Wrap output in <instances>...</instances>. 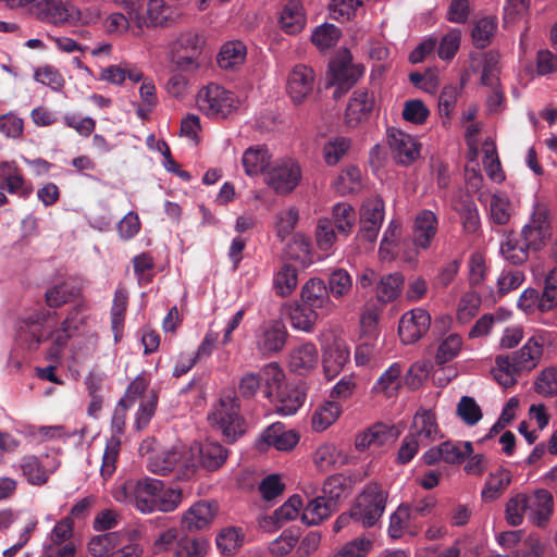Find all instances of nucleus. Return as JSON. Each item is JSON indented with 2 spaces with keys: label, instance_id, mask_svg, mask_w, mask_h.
Listing matches in <instances>:
<instances>
[{
  "label": "nucleus",
  "instance_id": "393cba45",
  "mask_svg": "<svg viewBox=\"0 0 557 557\" xmlns=\"http://www.w3.org/2000/svg\"><path fill=\"white\" fill-rule=\"evenodd\" d=\"M46 320V313L36 312L26 318L20 326L18 339L28 350H37L39 345L47 341L46 334L44 333Z\"/></svg>",
  "mask_w": 557,
  "mask_h": 557
},
{
  "label": "nucleus",
  "instance_id": "e433bc0d",
  "mask_svg": "<svg viewBox=\"0 0 557 557\" xmlns=\"http://www.w3.org/2000/svg\"><path fill=\"white\" fill-rule=\"evenodd\" d=\"M245 533L242 528L228 525L222 528L215 536L216 548L222 555L232 556L244 545Z\"/></svg>",
  "mask_w": 557,
  "mask_h": 557
},
{
  "label": "nucleus",
  "instance_id": "052dcab7",
  "mask_svg": "<svg viewBox=\"0 0 557 557\" xmlns=\"http://www.w3.org/2000/svg\"><path fill=\"white\" fill-rule=\"evenodd\" d=\"M119 542L116 532H109L94 536L88 543V552L95 557H107L115 548Z\"/></svg>",
  "mask_w": 557,
  "mask_h": 557
},
{
  "label": "nucleus",
  "instance_id": "f704fd0d",
  "mask_svg": "<svg viewBox=\"0 0 557 557\" xmlns=\"http://www.w3.org/2000/svg\"><path fill=\"white\" fill-rule=\"evenodd\" d=\"M337 507L333 500L320 495L311 499L305 507L301 519L308 525H314L329 518Z\"/></svg>",
  "mask_w": 557,
  "mask_h": 557
},
{
  "label": "nucleus",
  "instance_id": "c756f323",
  "mask_svg": "<svg viewBox=\"0 0 557 557\" xmlns=\"http://www.w3.org/2000/svg\"><path fill=\"white\" fill-rule=\"evenodd\" d=\"M437 431L435 414L431 410L419 409L413 417L409 434L425 445L435 438Z\"/></svg>",
  "mask_w": 557,
  "mask_h": 557
},
{
  "label": "nucleus",
  "instance_id": "bf43d9fd",
  "mask_svg": "<svg viewBox=\"0 0 557 557\" xmlns=\"http://www.w3.org/2000/svg\"><path fill=\"white\" fill-rule=\"evenodd\" d=\"M456 413L460 420L469 426L475 425L483 417L481 407L475 399L470 396H462L460 398L457 404Z\"/></svg>",
  "mask_w": 557,
  "mask_h": 557
},
{
  "label": "nucleus",
  "instance_id": "09e8293b",
  "mask_svg": "<svg viewBox=\"0 0 557 557\" xmlns=\"http://www.w3.org/2000/svg\"><path fill=\"white\" fill-rule=\"evenodd\" d=\"M327 289L331 297L342 299L352 289V277L345 269H335L329 274Z\"/></svg>",
  "mask_w": 557,
  "mask_h": 557
},
{
  "label": "nucleus",
  "instance_id": "2f4dec72",
  "mask_svg": "<svg viewBox=\"0 0 557 557\" xmlns=\"http://www.w3.org/2000/svg\"><path fill=\"white\" fill-rule=\"evenodd\" d=\"M318 364V349L312 343H305L294 348L289 355V369L297 374H305Z\"/></svg>",
  "mask_w": 557,
  "mask_h": 557
},
{
  "label": "nucleus",
  "instance_id": "9b49d317",
  "mask_svg": "<svg viewBox=\"0 0 557 557\" xmlns=\"http://www.w3.org/2000/svg\"><path fill=\"white\" fill-rule=\"evenodd\" d=\"M197 104L206 115L224 119L236 108V99L234 94L224 87L209 84L199 90Z\"/></svg>",
  "mask_w": 557,
  "mask_h": 557
},
{
  "label": "nucleus",
  "instance_id": "e2e57ef3",
  "mask_svg": "<svg viewBox=\"0 0 557 557\" xmlns=\"http://www.w3.org/2000/svg\"><path fill=\"white\" fill-rule=\"evenodd\" d=\"M499 57L493 51L484 54L481 84L486 87L499 85Z\"/></svg>",
  "mask_w": 557,
  "mask_h": 557
},
{
  "label": "nucleus",
  "instance_id": "20e7f679",
  "mask_svg": "<svg viewBox=\"0 0 557 557\" xmlns=\"http://www.w3.org/2000/svg\"><path fill=\"white\" fill-rule=\"evenodd\" d=\"M208 419L228 444L235 443L246 432L239 398L235 394L223 395Z\"/></svg>",
  "mask_w": 557,
  "mask_h": 557
},
{
  "label": "nucleus",
  "instance_id": "f8f14e48",
  "mask_svg": "<svg viewBox=\"0 0 557 557\" xmlns=\"http://www.w3.org/2000/svg\"><path fill=\"white\" fill-rule=\"evenodd\" d=\"M301 180V169L292 159L274 162L265 172L264 181L276 194L293 191Z\"/></svg>",
  "mask_w": 557,
  "mask_h": 557
},
{
  "label": "nucleus",
  "instance_id": "cd10ccee",
  "mask_svg": "<svg viewBox=\"0 0 557 557\" xmlns=\"http://www.w3.org/2000/svg\"><path fill=\"white\" fill-rule=\"evenodd\" d=\"M282 383L283 381L278 386H274V392H276L275 409L282 416H293L302 406L306 394L300 387L282 386Z\"/></svg>",
  "mask_w": 557,
  "mask_h": 557
},
{
  "label": "nucleus",
  "instance_id": "0eeeda50",
  "mask_svg": "<svg viewBox=\"0 0 557 557\" xmlns=\"http://www.w3.org/2000/svg\"><path fill=\"white\" fill-rule=\"evenodd\" d=\"M388 493L376 482L364 486L362 493L352 506V516L356 522L364 528L373 527L385 511Z\"/></svg>",
  "mask_w": 557,
  "mask_h": 557
},
{
  "label": "nucleus",
  "instance_id": "58836bf2",
  "mask_svg": "<svg viewBox=\"0 0 557 557\" xmlns=\"http://www.w3.org/2000/svg\"><path fill=\"white\" fill-rule=\"evenodd\" d=\"M342 406L334 400L324 401L312 413L311 425L317 432H323L341 416Z\"/></svg>",
  "mask_w": 557,
  "mask_h": 557
},
{
  "label": "nucleus",
  "instance_id": "774afa93",
  "mask_svg": "<svg viewBox=\"0 0 557 557\" xmlns=\"http://www.w3.org/2000/svg\"><path fill=\"white\" fill-rule=\"evenodd\" d=\"M534 389L544 396L557 395V368L543 370L534 383Z\"/></svg>",
  "mask_w": 557,
  "mask_h": 557
},
{
  "label": "nucleus",
  "instance_id": "bb28decb",
  "mask_svg": "<svg viewBox=\"0 0 557 557\" xmlns=\"http://www.w3.org/2000/svg\"><path fill=\"white\" fill-rule=\"evenodd\" d=\"M350 359L349 347L343 341H334L323 352V371L327 380L337 376Z\"/></svg>",
  "mask_w": 557,
  "mask_h": 557
},
{
  "label": "nucleus",
  "instance_id": "c03bdc74",
  "mask_svg": "<svg viewBox=\"0 0 557 557\" xmlns=\"http://www.w3.org/2000/svg\"><path fill=\"white\" fill-rule=\"evenodd\" d=\"M319 317V311L304 302L296 304L289 309L290 324L294 329L300 331L311 332Z\"/></svg>",
  "mask_w": 557,
  "mask_h": 557
},
{
  "label": "nucleus",
  "instance_id": "aec40b11",
  "mask_svg": "<svg viewBox=\"0 0 557 557\" xmlns=\"http://www.w3.org/2000/svg\"><path fill=\"white\" fill-rule=\"evenodd\" d=\"M193 453L197 469L201 468L206 471L213 472L219 470L228 458V449L218 442L206 441L205 443L187 449Z\"/></svg>",
  "mask_w": 557,
  "mask_h": 557
},
{
  "label": "nucleus",
  "instance_id": "3c124183",
  "mask_svg": "<svg viewBox=\"0 0 557 557\" xmlns=\"http://www.w3.org/2000/svg\"><path fill=\"white\" fill-rule=\"evenodd\" d=\"M511 476L506 470H498L492 473L482 490L481 496L484 502L495 500L510 484Z\"/></svg>",
  "mask_w": 557,
  "mask_h": 557
},
{
  "label": "nucleus",
  "instance_id": "8fccbe9b",
  "mask_svg": "<svg viewBox=\"0 0 557 557\" xmlns=\"http://www.w3.org/2000/svg\"><path fill=\"white\" fill-rule=\"evenodd\" d=\"M351 140L347 137L336 136L329 139L323 146V158L327 165H336L349 151Z\"/></svg>",
  "mask_w": 557,
  "mask_h": 557
},
{
  "label": "nucleus",
  "instance_id": "423d86ee",
  "mask_svg": "<svg viewBox=\"0 0 557 557\" xmlns=\"http://www.w3.org/2000/svg\"><path fill=\"white\" fill-rule=\"evenodd\" d=\"M148 469L158 475L173 474L178 481H188L196 474L197 463L193 453H187V449H174L151 458Z\"/></svg>",
  "mask_w": 557,
  "mask_h": 557
},
{
  "label": "nucleus",
  "instance_id": "a19ab883",
  "mask_svg": "<svg viewBox=\"0 0 557 557\" xmlns=\"http://www.w3.org/2000/svg\"><path fill=\"white\" fill-rule=\"evenodd\" d=\"M334 228L338 235L347 237L356 223V211L347 202H338L333 207L332 219Z\"/></svg>",
  "mask_w": 557,
  "mask_h": 557
},
{
  "label": "nucleus",
  "instance_id": "dca6fc26",
  "mask_svg": "<svg viewBox=\"0 0 557 557\" xmlns=\"http://www.w3.org/2000/svg\"><path fill=\"white\" fill-rule=\"evenodd\" d=\"M387 141L396 163L407 166L419 159L421 145L411 135L391 127L387 129Z\"/></svg>",
  "mask_w": 557,
  "mask_h": 557
},
{
  "label": "nucleus",
  "instance_id": "4be33fe9",
  "mask_svg": "<svg viewBox=\"0 0 557 557\" xmlns=\"http://www.w3.org/2000/svg\"><path fill=\"white\" fill-rule=\"evenodd\" d=\"M374 107V92L366 88L354 91L345 112V121L349 127H356L367 121Z\"/></svg>",
  "mask_w": 557,
  "mask_h": 557
},
{
  "label": "nucleus",
  "instance_id": "4468645a",
  "mask_svg": "<svg viewBox=\"0 0 557 557\" xmlns=\"http://www.w3.org/2000/svg\"><path fill=\"white\" fill-rule=\"evenodd\" d=\"M543 354V343L539 337L529 338L525 344L511 356H497L496 366L502 368L513 367L518 371H530L536 367Z\"/></svg>",
  "mask_w": 557,
  "mask_h": 557
},
{
  "label": "nucleus",
  "instance_id": "39448f33",
  "mask_svg": "<svg viewBox=\"0 0 557 557\" xmlns=\"http://www.w3.org/2000/svg\"><path fill=\"white\" fill-rule=\"evenodd\" d=\"M131 21L138 27L165 26L180 18L183 11L177 2H124Z\"/></svg>",
  "mask_w": 557,
  "mask_h": 557
},
{
  "label": "nucleus",
  "instance_id": "2eb2a0df",
  "mask_svg": "<svg viewBox=\"0 0 557 557\" xmlns=\"http://www.w3.org/2000/svg\"><path fill=\"white\" fill-rule=\"evenodd\" d=\"M317 81L314 70L306 64H296L287 77L286 90L295 104L305 102L313 92Z\"/></svg>",
  "mask_w": 557,
  "mask_h": 557
},
{
  "label": "nucleus",
  "instance_id": "ea45409f",
  "mask_svg": "<svg viewBox=\"0 0 557 557\" xmlns=\"http://www.w3.org/2000/svg\"><path fill=\"white\" fill-rule=\"evenodd\" d=\"M81 294V287L72 281H64L49 288L46 294V304L50 308H59Z\"/></svg>",
  "mask_w": 557,
  "mask_h": 557
},
{
  "label": "nucleus",
  "instance_id": "4d7b16f0",
  "mask_svg": "<svg viewBox=\"0 0 557 557\" xmlns=\"http://www.w3.org/2000/svg\"><path fill=\"white\" fill-rule=\"evenodd\" d=\"M330 219H320L315 230V242L321 251L329 253L334 249L337 235Z\"/></svg>",
  "mask_w": 557,
  "mask_h": 557
},
{
  "label": "nucleus",
  "instance_id": "0e129e2a",
  "mask_svg": "<svg viewBox=\"0 0 557 557\" xmlns=\"http://www.w3.org/2000/svg\"><path fill=\"white\" fill-rule=\"evenodd\" d=\"M542 298V308L547 312L557 308V268L549 271L543 283V289L540 292Z\"/></svg>",
  "mask_w": 557,
  "mask_h": 557
},
{
  "label": "nucleus",
  "instance_id": "864d4df0",
  "mask_svg": "<svg viewBox=\"0 0 557 557\" xmlns=\"http://www.w3.org/2000/svg\"><path fill=\"white\" fill-rule=\"evenodd\" d=\"M400 374L401 366L398 362H394L380 375L373 386V389L377 393L382 392L388 397L395 395L399 388Z\"/></svg>",
  "mask_w": 557,
  "mask_h": 557
},
{
  "label": "nucleus",
  "instance_id": "5701e85b",
  "mask_svg": "<svg viewBox=\"0 0 557 557\" xmlns=\"http://www.w3.org/2000/svg\"><path fill=\"white\" fill-rule=\"evenodd\" d=\"M48 459V455H25L18 460L17 467L27 483L35 486H41L48 482L50 474L57 468V465L49 468L46 462Z\"/></svg>",
  "mask_w": 557,
  "mask_h": 557
},
{
  "label": "nucleus",
  "instance_id": "6e6d98bb",
  "mask_svg": "<svg viewBox=\"0 0 557 557\" xmlns=\"http://www.w3.org/2000/svg\"><path fill=\"white\" fill-rule=\"evenodd\" d=\"M462 347V338L458 334H449L438 345L435 355V362L443 366L455 359Z\"/></svg>",
  "mask_w": 557,
  "mask_h": 557
},
{
  "label": "nucleus",
  "instance_id": "69168bd1",
  "mask_svg": "<svg viewBox=\"0 0 557 557\" xmlns=\"http://www.w3.org/2000/svg\"><path fill=\"white\" fill-rule=\"evenodd\" d=\"M461 42V32L460 29L453 28L447 34H445L437 48V54L441 60L449 61L451 60L460 48Z\"/></svg>",
  "mask_w": 557,
  "mask_h": 557
},
{
  "label": "nucleus",
  "instance_id": "de8ad7c7",
  "mask_svg": "<svg viewBox=\"0 0 557 557\" xmlns=\"http://www.w3.org/2000/svg\"><path fill=\"white\" fill-rule=\"evenodd\" d=\"M121 450V438L119 435H112L106 444L100 467V475L107 481L116 470V463Z\"/></svg>",
  "mask_w": 557,
  "mask_h": 557
},
{
  "label": "nucleus",
  "instance_id": "6ab92c4d",
  "mask_svg": "<svg viewBox=\"0 0 557 557\" xmlns=\"http://www.w3.org/2000/svg\"><path fill=\"white\" fill-rule=\"evenodd\" d=\"M301 302L319 311L320 315H327L335 309L325 282L319 277L308 280L301 287Z\"/></svg>",
  "mask_w": 557,
  "mask_h": 557
},
{
  "label": "nucleus",
  "instance_id": "79ce46f5",
  "mask_svg": "<svg viewBox=\"0 0 557 557\" xmlns=\"http://www.w3.org/2000/svg\"><path fill=\"white\" fill-rule=\"evenodd\" d=\"M498 27L495 16H485L480 18L471 30V38L476 49L486 48L494 38Z\"/></svg>",
  "mask_w": 557,
  "mask_h": 557
},
{
  "label": "nucleus",
  "instance_id": "ddd939ff",
  "mask_svg": "<svg viewBox=\"0 0 557 557\" xmlns=\"http://www.w3.org/2000/svg\"><path fill=\"white\" fill-rule=\"evenodd\" d=\"M287 336L286 326L281 320L268 321L256 333V348L263 357H271L284 348Z\"/></svg>",
  "mask_w": 557,
  "mask_h": 557
},
{
  "label": "nucleus",
  "instance_id": "c85d7f7f",
  "mask_svg": "<svg viewBox=\"0 0 557 557\" xmlns=\"http://www.w3.org/2000/svg\"><path fill=\"white\" fill-rule=\"evenodd\" d=\"M261 442L277 450L288 451L298 444L299 435L294 430H286L283 423L276 422L263 431Z\"/></svg>",
  "mask_w": 557,
  "mask_h": 557
},
{
  "label": "nucleus",
  "instance_id": "f3484780",
  "mask_svg": "<svg viewBox=\"0 0 557 557\" xmlns=\"http://www.w3.org/2000/svg\"><path fill=\"white\" fill-rule=\"evenodd\" d=\"M431 315L422 308H416L406 312L398 324V334L406 345L419 341L430 329Z\"/></svg>",
  "mask_w": 557,
  "mask_h": 557
},
{
  "label": "nucleus",
  "instance_id": "338daca9",
  "mask_svg": "<svg viewBox=\"0 0 557 557\" xmlns=\"http://www.w3.org/2000/svg\"><path fill=\"white\" fill-rule=\"evenodd\" d=\"M525 280L521 270L504 269L497 278L498 294L505 296L517 289Z\"/></svg>",
  "mask_w": 557,
  "mask_h": 557
},
{
  "label": "nucleus",
  "instance_id": "72a5a7b5",
  "mask_svg": "<svg viewBox=\"0 0 557 557\" xmlns=\"http://www.w3.org/2000/svg\"><path fill=\"white\" fill-rule=\"evenodd\" d=\"M392 437L391 429L383 423H375L363 432L357 434L355 447L359 451H363L370 447H381L385 445Z\"/></svg>",
  "mask_w": 557,
  "mask_h": 557
},
{
  "label": "nucleus",
  "instance_id": "f03ea898",
  "mask_svg": "<svg viewBox=\"0 0 557 557\" xmlns=\"http://www.w3.org/2000/svg\"><path fill=\"white\" fill-rule=\"evenodd\" d=\"M153 548L157 553L172 557H207L210 542L202 535L171 527L159 532L153 541Z\"/></svg>",
  "mask_w": 557,
  "mask_h": 557
},
{
  "label": "nucleus",
  "instance_id": "a18cd8bd",
  "mask_svg": "<svg viewBox=\"0 0 557 557\" xmlns=\"http://www.w3.org/2000/svg\"><path fill=\"white\" fill-rule=\"evenodd\" d=\"M297 284V269L292 264H283L278 272L274 275L273 287L276 295L281 297L289 296L296 289Z\"/></svg>",
  "mask_w": 557,
  "mask_h": 557
},
{
  "label": "nucleus",
  "instance_id": "49530a36",
  "mask_svg": "<svg viewBox=\"0 0 557 557\" xmlns=\"http://www.w3.org/2000/svg\"><path fill=\"white\" fill-rule=\"evenodd\" d=\"M128 297L125 289H116L111 307V327L115 341L122 336Z\"/></svg>",
  "mask_w": 557,
  "mask_h": 557
},
{
  "label": "nucleus",
  "instance_id": "412c9836",
  "mask_svg": "<svg viewBox=\"0 0 557 557\" xmlns=\"http://www.w3.org/2000/svg\"><path fill=\"white\" fill-rule=\"evenodd\" d=\"M384 219V203L381 199L366 201L360 212V236L373 243L379 234Z\"/></svg>",
  "mask_w": 557,
  "mask_h": 557
},
{
  "label": "nucleus",
  "instance_id": "4c0bfd02",
  "mask_svg": "<svg viewBox=\"0 0 557 557\" xmlns=\"http://www.w3.org/2000/svg\"><path fill=\"white\" fill-rule=\"evenodd\" d=\"M247 55V48L240 40L225 42L218 54V64L223 70H233L242 65Z\"/></svg>",
  "mask_w": 557,
  "mask_h": 557
},
{
  "label": "nucleus",
  "instance_id": "680f3d73",
  "mask_svg": "<svg viewBox=\"0 0 557 557\" xmlns=\"http://www.w3.org/2000/svg\"><path fill=\"white\" fill-rule=\"evenodd\" d=\"M459 215L466 233L473 234L480 228L481 222L479 210L472 199L466 198L461 200Z\"/></svg>",
  "mask_w": 557,
  "mask_h": 557
},
{
  "label": "nucleus",
  "instance_id": "13d9d810",
  "mask_svg": "<svg viewBox=\"0 0 557 557\" xmlns=\"http://www.w3.org/2000/svg\"><path fill=\"white\" fill-rule=\"evenodd\" d=\"M506 520L512 527L523 522L524 515H528V495L517 494L510 497L506 504Z\"/></svg>",
  "mask_w": 557,
  "mask_h": 557
},
{
  "label": "nucleus",
  "instance_id": "473e14b6",
  "mask_svg": "<svg viewBox=\"0 0 557 557\" xmlns=\"http://www.w3.org/2000/svg\"><path fill=\"white\" fill-rule=\"evenodd\" d=\"M270 159L271 154L265 146L257 145L249 147L245 150L242 158L245 173L249 176L263 173L268 168H270Z\"/></svg>",
  "mask_w": 557,
  "mask_h": 557
},
{
  "label": "nucleus",
  "instance_id": "7c9ffc66",
  "mask_svg": "<svg viewBox=\"0 0 557 557\" xmlns=\"http://www.w3.org/2000/svg\"><path fill=\"white\" fill-rule=\"evenodd\" d=\"M0 175L3 181L1 187L5 188L8 193L16 194L23 198H27L32 194V186L25 182L15 162H2Z\"/></svg>",
  "mask_w": 557,
  "mask_h": 557
},
{
  "label": "nucleus",
  "instance_id": "b1692460",
  "mask_svg": "<svg viewBox=\"0 0 557 557\" xmlns=\"http://www.w3.org/2000/svg\"><path fill=\"white\" fill-rule=\"evenodd\" d=\"M554 513L553 494L545 490H536L528 496V518L539 528H545Z\"/></svg>",
  "mask_w": 557,
  "mask_h": 557
},
{
  "label": "nucleus",
  "instance_id": "603ef678",
  "mask_svg": "<svg viewBox=\"0 0 557 557\" xmlns=\"http://www.w3.org/2000/svg\"><path fill=\"white\" fill-rule=\"evenodd\" d=\"M342 36V32L333 24L324 23L317 26L311 35L312 44L321 51L334 47Z\"/></svg>",
  "mask_w": 557,
  "mask_h": 557
},
{
  "label": "nucleus",
  "instance_id": "f257e3e1",
  "mask_svg": "<svg viewBox=\"0 0 557 557\" xmlns=\"http://www.w3.org/2000/svg\"><path fill=\"white\" fill-rule=\"evenodd\" d=\"M112 497L119 503L132 505L141 513L171 512L181 504L182 492L164 488L162 481L147 476L116 482Z\"/></svg>",
  "mask_w": 557,
  "mask_h": 557
},
{
  "label": "nucleus",
  "instance_id": "6e6552de",
  "mask_svg": "<svg viewBox=\"0 0 557 557\" xmlns=\"http://www.w3.org/2000/svg\"><path fill=\"white\" fill-rule=\"evenodd\" d=\"M285 374L276 362L264 366L259 372H246L238 382V393L245 399H252L262 389L265 398L271 399L274 386L284 380Z\"/></svg>",
  "mask_w": 557,
  "mask_h": 557
},
{
  "label": "nucleus",
  "instance_id": "9d476101",
  "mask_svg": "<svg viewBox=\"0 0 557 557\" xmlns=\"http://www.w3.org/2000/svg\"><path fill=\"white\" fill-rule=\"evenodd\" d=\"M331 85L335 86L333 98H342L362 76L364 67L352 63L349 50H343L330 62Z\"/></svg>",
  "mask_w": 557,
  "mask_h": 557
},
{
  "label": "nucleus",
  "instance_id": "7ed1b4c3",
  "mask_svg": "<svg viewBox=\"0 0 557 557\" xmlns=\"http://www.w3.org/2000/svg\"><path fill=\"white\" fill-rule=\"evenodd\" d=\"M205 44L198 30H183L169 44V59L177 71L194 73L201 67Z\"/></svg>",
  "mask_w": 557,
  "mask_h": 557
},
{
  "label": "nucleus",
  "instance_id": "a211bd4d",
  "mask_svg": "<svg viewBox=\"0 0 557 557\" xmlns=\"http://www.w3.org/2000/svg\"><path fill=\"white\" fill-rule=\"evenodd\" d=\"M218 510L219 507L215 502H197L183 513L181 528L189 533L207 530L212 524Z\"/></svg>",
  "mask_w": 557,
  "mask_h": 557
},
{
  "label": "nucleus",
  "instance_id": "c9c22d12",
  "mask_svg": "<svg viewBox=\"0 0 557 557\" xmlns=\"http://www.w3.org/2000/svg\"><path fill=\"white\" fill-rule=\"evenodd\" d=\"M280 24L286 34L300 33L306 25V14L301 2H287L281 12Z\"/></svg>",
  "mask_w": 557,
  "mask_h": 557
},
{
  "label": "nucleus",
  "instance_id": "1a4fd4ad",
  "mask_svg": "<svg viewBox=\"0 0 557 557\" xmlns=\"http://www.w3.org/2000/svg\"><path fill=\"white\" fill-rule=\"evenodd\" d=\"M24 4L28 7L32 14L45 23L59 25L87 22L73 2H16V5L11 4L10 8L24 7Z\"/></svg>",
  "mask_w": 557,
  "mask_h": 557
},
{
  "label": "nucleus",
  "instance_id": "a878e982",
  "mask_svg": "<svg viewBox=\"0 0 557 557\" xmlns=\"http://www.w3.org/2000/svg\"><path fill=\"white\" fill-rule=\"evenodd\" d=\"M438 219L431 210H422L414 220L413 243L417 248L428 249L437 233Z\"/></svg>",
  "mask_w": 557,
  "mask_h": 557
},
{
  "label": "nucleus",
  "instance_id": "5fc2aeb1",
  "mask_svg": "<svg viewBox=\"0 0 557 557\" xmlns=\"http://www.w3.org/2000/svg\"><path fill=\"white\" fill-rule=\"evenodd\" d=\"M529 247H524L523 240L508 236L500 245V252L506 260L515 265L524 263L529 258Z\"/></svg>",
  "mask_w": 557,
  "mask_h": 557
},
{
  "label": "nucleus",
  "instance_id": "37998d69",
  "mask_svg": "<svg viewBox=\"0 0 557 557\" xmlns=\"http://www.w3.org/2000/svg\"><path fill=\"white\" fill-rule=\"evenodd\" d=\"M404 285L403 274L395 272L381 277L376 285V297L380 302L394 301L400 294Z\"/></svg>",
  "mask_w": 557,
  "mask_h": 557
}]
</instances>
